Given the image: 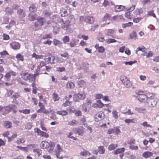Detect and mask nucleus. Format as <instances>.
Wrapping results in <instances>:
<instances>
[{"label":"nucleus","mask_w":159,"mask_h":159,"mask_svg":"<svg viewBox=\"0 0 159 159\" xmlns=\"http://www.w3.org/2000/svg\"><path fill=\"white\" fill-rule=\"evenodd\" d=\"M129 38L130 39H136L137 38L136 32L134 31L132 32L130 34Z\"/></svg>","instance_id":"38"},{"label":"nucleus","mask_w":159,"mask_h":159,"mask_svg":"<svg viewBox=\"0 0 159 159\" xmlns=\"http://www.w3.org/2000/svg\"><path fill=\"white\" fill-rule=\"evenodd\" d=\"M115 30L113 29H109L107 30V35L111 36L114 33Z\"/></svg>","instance_id":"39"},{"label":"nucleus","mask_w":159,"mask_h":159,"mask_svg":"<svg viewBox=\"0 0 159 159\" xmlns=\"http://www.w3.org/2000/svg\"><path fill=\"white\" fill-rule=\"evenodd\" d=\"M16 142L17 144H20L21 143H24L25 142V140L22 138H19L18 139Z\"/></svg>","instance_id":"54"},{"label":"nucleus","mask_w":159,"mask_h":159,"mask_svg":"<svg viewBox=\"0 0 159 159\" xmlns=\"http://www.w3.org/2000/svg\"><path fill=\"white\" fill-rule=\"evenodd\" d=\"M33 152H36L38 154V157H39L42 154L41 150L39 149H34Z\"/></svg>","instance_id":"47"},{"label":"nucleus","mask_w":159,"mask_h":159,"mask_svg":"<svg viewBox=\"0 0 159 159\" xmlns=\"http://www.w3.org/2000/svg\"><path fill=\"white\" fill-rule=\"evenodd\" d=\"M85 98V95L84 93H78L74 95L73 99L75 101H78L79 100L84 99Z\"/></svg>","instance_id":"13"},{"label":"nucleus","mask_w":159,"mask_h":159,"mask_svg":"<svg viewBox=\"0 0 159 159\" xmlns=\"http://www.w3.org/2000/svg\"><path fill=\"white\" fill-rule=\"evenodd\" d=\"M77 123V121L75 120H73L69 122L68 124L70 126H73Z\"/></svg>","instance_id":"45"},{"label":"nucleus","mask_w":159,"mask_h":159,"mask_svg":"<svg viewBox=\"0 0 159 159\" xmlns=\"http://www.w3.org/2000/svg\"><path fill=\"white\" fill-rule=\"evenodd\" d=\"M31 85L32 87H33V93L34 94H36L37 93L38 88L36 87L35 84L34 83H33Z\"/></svg>","instance_id":"37"},{"label":"nucleus","mask_w":159,"mask_h":159,"mask_svg":"<svg viewBox=\"0 0 159 159\" xmlns=\"http://www.w3.org/2000/svg\"><path fill=\"white\" fill-rule=\"evenodd\" d=\"M102 20L103 22H106L108 20H111V15L108 13H107L102 18Z\"/></svg>","instance_id":"19"},{"label":"nucleus","mask_w":159,"mask_h":159,"mask_svg":"<svg viewBox=\"0 0 159 159\" xmlns=\"http://www.w3.org/2000/svg\"><path fill=\"white\" fill-rule=\"evenodd\" d=\"M123 113L124 114H126L127 113L129 115H133L134 114V113L131 111L130 109H128L127 111L124 110L123 111Z\"/></svg>","instance_id":"51"},{"label":"nucleus","mask_w":159,"mask_h":159,"mask_svg":"<svg viewBox=\"0 0 159 159\" xmlns=\"http://www.w3.org/2000/svg\"><path fill=\"white\" fill-rule=\"evenodd\" d=\"M56 113L57 114L62 116H66L68 114V112L66 110L58 111H57Z\"/></svg>","instance_id":"26"},{"label":"nucleus","mask_w":159,"mask_h":159,"mask_svg":"<svg viewBox=\"0 0 159 159\" xmlns=\"http://www.w3.org/2000/svg\"><path fill=\"white\" fill-rule=\"evenodd\" d=\"M103 118V112L99 111L97 112L95 115V120L96 121H99Z\"/></svg>","instance_id":"16"},{"label":"nucleus","mask_w":159,"mask_h":159,"mask_svg":"<svg viewBox=\"0 0 159 159\" xmlns=\"http://www.w3.org/2000/svg\"><path fill=\"white\" fill-rule=\"evenodd\" d=\"M106 42L110 44L111 43L116 42L117 41L115 39H107Z\"/></svg>","instance_id":"59"},{"label":"nucleus","mask_w":159,"mask_h":159,"mask_svg":"<svg viewBox=\"0 0 159 159\" xmlns=\"http://www.w3.org/2000/svg\"><path fill=\"white\" fill-rule=\"evenodd\" d=\"M147 101L148 106L149 107L155 106L157 102V98L155 97L152 98V96L150 98H148Z\"/></svg>","instance_id":"9"},{"label":"nucleus","mask_w":159,"mask_h":159,"mask_svg":"<svg viewBox=\"0 0 159 159\" xmlns=\"http://www.w3.org/2000/svg\"><path fill=\"white\" fill-rule=\"evenodd\" d=\"M2 135L4 137H7L9 141H11L12 139L16 138L17 136L16 133H12V132L8 131L4 132Z\"/></svg>","instance_id":"8"},{"label":"nucleus","mask_w":159,"mask_h":159,"mask_svg":"<svg viewBox=\"0 0 159 159\" xmlns=\"http://www.w3.org/2000/svg\"><path fill=\"white\" fill-rule=\"evenodd\" d=\"M153 153L150 152L146 151L143 153L142 156L143 157L145 158H148L152 156Z\"/></svg>","instance_id":"21"},{"label":"nucleus","mask_w":159,"mask_h":159,"mask_svg":"<svg viewBox=\"0 0 159 159\" xmlns=\"http://www.w3.org/2000/svg\"><path fill=\"white\" fill-rule=\"evenodd\" d=\"M40 136L42 137H44L46 138L49 137V134L48 133L43 131H42L41 133L40 134Z\"/></svg>","instance_id":"57"},{"label":"nucleus","mask_w":159,"mask_h":159,"mask_svg":"<svg viewBox=\"0 0 159 159\" xmlns=\"http://www.w3.org/2000/svg\"><path fill=\"white\" fill-rule=\"evenodd\" d=\"M16 75V73L13 71L11 70L7 72L4 76V79L6 81H9L11 79V75L15 76Z\"/></svg>","instance_id":"12"},{"label":"nucleus","mask_w":159,"mask_h":159,"mask_svg":"<svg viewBox=\"0 0 159 159\" xmlns=\"http://www.w3.org/2000/svg\"><path fill=\"white\" fill-rule=\"evenodd\" d=\"M98 152L100 154H103L105 152V149L103 146H101L98 147Z\"/></svg>","instance_id":"28"},{"label":"nucleus","mask_w":159,"mask_h":159,"mask_svg":"<svg viewBox=\"0 0 159 159\" xmlns=\"http://www.w3.org/2000/svg\"><path fill=\"white\" fill-rule=\"evenodd\" d=\"M51 19L52 22L56 24L58 22L60 23V19H61L57 16L56 15H53L52 16Z\"/></svg>","instance_id":"23"},{"label":"nucleus","mask_w":159,"mask_h":159,"mask_svg":"<svg viewBox=\"0 0 159 159\" xmlns=\"http://www.w3.org/2000/svg\"><path fill=\"white\" fill-rule=\"evenodd\" d=\"M135 110L140 113H144L146 111L145 108L142 107L136 108Z\"/></svg>","instance_id":"36"},{"label":"nucleus","mask_w":159,"mask_h":159,"mask_svg":"<svg viewBox=\"0 0 159 159\" xmlns=\"http://www.w3.org/2000/svg\"><path fill=\"white\" fill-rule=\"evenodd\" d=\"M37 22L34 23V26L37 28H39L43 25L46 22V20L43 17H39L36 19Z\"/></svg>","instance_id":"7"},{"label":"nucleus","mask_w":159,"mask_h":159,"mask_svg":"<svg viewBox=\"0 0 159 159\" xmlns=\"http://www.w3.org/2000/svg\"><path fill=\"white\" fill-rule=\"evenodd\" d=\"M10 46L14 49H19L20 47V44L16 42H13L11 43L10 44Z\"/></svg>","instance_id":"14"},{"label":"nucleus","mask_w":159,"mask_h":159,"mask_svg":"<svg viewBox=\"0 0 159 159\" xmlns=\"http://www.w3.org/2000/svg\"><path fill=\"white\" fill-rule=\"evenodd\" d=\"M80 155L82 156H86L91 155V153L86 150H84L83 151H81L80 153Z\"/></svg>","instance_id":"32"},{"label":"nucleus","mask_w":159,"mask_h":159,"mask_svg":"<svg viewBox=\"0 0 159 159\" xmlns=\"http://www.w3.org/2000/svg\"><path fill=\"white\" fill-rule=\"evenodd\" d=\"M46 63L45 61H41L39 63V65L38 66L37 68H41L42 67H44V66H46Z\"/></svg>","instance_id":"43"},{"label":"nucleus","mask_w":159,"mask_h":159,"mask_svg":"<svg viewBox=\"0 0 159 159\" xmlns=\"http://www.w3.org/2000/svg\"><path fill=\"white\" fill-rule=\"evenodd\" d=\"M16 108V106L15 105H12L3 108H1V111H3L5 114L8 113L11 111H12L14 113H15L17 111L15 110Z\"/></svg>","instance_id":"5"},{"label":"nucleus","mask_w":159,"mask_h":159,"mask_svg":"<svg viewBox=\"0 0 159 159\" xmlns=\"http://www.w3.org/2000/svg\"><path fill=\"white\" fill-rule=\"evenodd\" d=\"M71 102H69L68 100H66L62 105L64 107H67V106H70V105Z\"/></svg>","instance_id":"64"},{"label":"nucleus","mask_w":159,"mask_h":159,"mask_svg":"<svg viewBox=\"0 0 159 159\" xmlns=\"http://www.w3.org/2000/svg\"><path fill=\"white\" fill-rule=\"evenodd\" d=\"M72 112L74 113L76 116H80L82 115V112L80 111H72Z\"/></svg>","instance_id":"48"},{"label":"nucleus","mask_w":159,"mask_h":159,"mask_svg":"<svg viewBox=\"0 0 159 159\" xmlns=\"http://www.w3.org/2000/svg\"><path fill=\"white\" fill-rule=\"evenodd\" d=\"M29 10L30 12H35L37 11V8L34 4H32L29 7Z\"/></svg>","instance_id":"29"},{"label":"nucleus","mask_w":159,"mask_h":159,"mask_svg":"<svg viewBox=\"0 0 159 159\" xmlns=\"http://www.w3.org/2000/svg\"><path fill=\"white\" fill-rule=\"evenodd\" d=\"M113 134L116 135H118L120 133V129L116 127H115L113 128Z\"/></svg>","instance_id":"52"},{"label":"nucleus","mask_w":159,"mask_h":159,"mask_svg":"<svg viewBox=\"0 0 159 159\" xmlns=\"http://www.w3.org/2000/svg\"><path fill=\"white\" fill-rule=\"evenodd\" d=\"M125 150V149L124 148H118L116 150L113 151V153L115 154L116 155L120 153H123Z\"/></svg>","instance_id":"22"},{"label":"nucleus","mask_w":159,"mask_h":159,"mask_svg":"<svg viewBox=\"0 0 159 159\" xmlns=\"http://www.w3.org/2000/svg\"><path fill=\"white\" fill-rule=\"evenodd\" d=\"M52 38V34H45L42 38V39H51Z\"/></svg>","instance_id":"60"},{"label":"nucleus","mask_w":159,"mask_h":159,"mask_svg":"<svg viewBox=\"0 0 159 159\" xmlns=\"http://www.w3.org/2000/svg\"><path fill=\"white\" fill-rule=\"evenodd\" d=\"M124 9V7L122 5L116 6L115 8V11L116 12H120L122 11Z\"/></svg>","instance_id":"25"},{"label":"nucleus","mask_w":159,"mask_h":159,"mask_svg":"<svg viewBox=\"0 0 159 159\" xmlns=\"http://www.w3.org/2000/svg\"><path fill=\"white\" fill-rule=\"evenodd\" d=\"M32 123L30 122H28L25 125V129H30L32 128Z\"/></svg>","instance_id":"49"},{"label":"nucleus","mask_w":159,"mask_h":159,"mask_svg":"<svg viewBox=\"0 0 159 159\" xmlns=\"http://www.w3.org/2000/svg\"><path fill=\"white\" fill-rule=\"evenodd\" d=\"M52 97L54 102L58 101L60 99V97L56 93H54L52 94Z\"/></svg>","instance_id":"31"},{"label":"nucleus","mask_w":159,"mask_h":159,"mask_svg":"<svg viewBox=\"0 0 159 159\" xmlns=\"http://www.w3.org/2000/svg\"><path fill=\"white\" fill-rule=\"evenodd\" d=\"M118 146L117 144H111L109 145L108 149L109 150L111 151L115 149Z\"/></svg>","instance_id":"34"},{"label":"nucleus","mask_w":159,"mask_h":159,"mask_svg":"<svg viewBox=\"0 0 159 159\" xmlns=\"http://www.w3.org/2000/svg\"><path fill=\"white\" fill-rule=\"evenodd\" d=\"M97 103L98 107L101 108L104 106V104H103L100 100H97Z\"/></svg>","instance_id":"40"},{"label":"nucleus","mask_w":159,"mask_h":159,"mask_svg":"<svg viewBox=\"0 0 159 159\" xmlns=\"http://www.w3.org/2000/svg\"><path fill=\"white\" fill-rule=\"evenodd\" d=\"M16 58L18 61H23L24 60V57L23 56L21 55L20 53H19L16 54Z\"/></svg>","instance_id":"33"},{"label":"nucleus","mask_w":159,"mask_h":159,"mask_svg":"<svg viewBox=\"0 0 159 159\" xmlns=\"http://www.w3.org/2000/svg\"><path fill=\"white\" fill-rule=\"evenodd\" d=\"M19 111L20 113H23L25 114H29L30 113V109H25L23 110H19Z\"/></svg>","instance_id":"42"},{"label":"nucleus","mask_w":159,"mask_h":159,"mask_svg":"<svg viewBox=\"0 0 159 159\" xmlns=\"http://www.w3.org/2000/svg\"><path fill=\"white\" fill-rule=\"evenodd\" d=\"M17 14L20 18L24 17L25 16V11L21 8L19 9L18 10Z\"/></svg>","instance_id":"18"},{"label":"nucleus","mask_w":159,"mask_h":159,"mask_svg":"<svg viewBox=\"0 0 159 159\" xmlns=\"http://www.w3.org/2000/svg\"><path fill=\"white\" fill-rule=\"evenodd\" d=\"M78 84L80 87L84 86L86 85L85 82L83 80L79 81L78 82Z\"/></svg>","instance_id":"53"},{"label":"nucleus","mask_w":159,"mask_h":159,"mask_svg":"<svg viewBox=\"0 0 159 159\" xmlns=\"http://www.w3.org/2000/svg\"><path fill=\"white\" fill-rule=\"evenodd\" d=\"M120 80L126 88H129L132 86L131 82L124 75H122L120 77Z\"/></svg>","instance_id":"6"},{"label":"nucleus","mask_w":159,"mask_h":159,"mask_svg":"<svg viewBox=\"0 0 159 159\" xmlns=\"http://www.w3.org/2000/svg\"><path fill=\"white\" fill-rule=\"evenodd\" d=\"M40 127L42 130L46 132L47 131V129L44 126L43 121H41L40 122Z\"/></svg>","instance_id":"50"},{"label":"nucleus","mask_w":159,"mask_h":159,"mask_svg":"<svg viewBox=\"0 0 159 159\" xmlns=\"http://www.w3.org/2000/svg\"><path fill=\"white\" fill-rule=\"evenodd\" d=\"M74 21V16L69 15L66 16L64 19H60V23H62L61 28L64 30H67L70 29L71 23H73Z\"/></svg>","instance_id":"1"},{"label":"nucleus","mask_w":159,"mask_h":159,"mask_svg":"<svg viewBox=\"0 0 159 159\" xmlns=\"http://www.w3.org/2000/svg\"><path fill=\"white\" fill-rule=\"evenodd\" d=\"M112 114L113 116L115 119H116L118 118V112L116 111L115 110L113 111L112 112Z\"/></svg>","instance_id":"58"},{"label":"nucleus","mask_w":159,"mask_h":159,"mask_svg":"<svg viewBox=\"0 0 159 159\" xmlns=\"http://www.w3.org/2000/svg\"><path fill=\"white\" fill-rule=\"evenodd\" d=\"M84 21L89 24H92L95 21V18L93 16H88L85 18Z\"/></svg>","instance_id":"15"},{"label":"nucleus","mask_w":159,"mask_h":159,"mask_svg":"<svg viewBox=\"0 0 159 159\" xmlns=\"http://www.w3.org/2000/svg\"><path fill=\"white\" fill-rule=\"evenodd\" d=\"M44 59L47 64H52L55 63V57L50 53H47L45 55Z\"/></svg>","instance_id":"4"},{"label":"nucleus","mask_w":159,"mask_h":159,"mask_svg":"<svg viewBox=\"0 0 159 159\" xmlns=\"http://www.w3.org/2000/svg\"><path fill=\"white\" fill-rule=\"evenodd\" d=\"M142 19V18L141 17H137L136 18H134L133 20V21L134 23H138L139 22V21Z\"/></svg>","instance_id":"61"},{"label":"nucleus","mask_w":159,"mask_h":159,"mask_svg":"<svg viewBox=\"0 0 159 159\" xmlns=\"http://www.w3.org/2000/svg\"><path fill=\"white\" fill-rule=\"evenodd\" d=\"M133 24V23L132 22H129L128 23L123 24L122 25V27L123 28H126L127 27H129L131 26Z\"/></svg>","instance_id":"62"},{"label":"nucleus","mask_w":159,"mask_h":159,"mask_svg":"<svg viewBox=\"0 0 159 159\" xmlns=\"http://www.w3.org/2000/svg\"><path fill=\"white\" fill-rule=\"evenodd\" d=\"M147 15L152 16L154 18H156V15L154 13V10L150 11H148Z\"/></svg>","instance_id":"44"},{"label":"nucleus","mask_w":159,"mask_h":159,"mask_svg":"<svg viewBox=\"0 0 159 159\" xmlns=\"http://www.w3.org/2000/svg\"><path fill=\"white\" fill-rule=\"evenodd\" d=\"M135 13L136 15H140L143 13V10L142 8L137 9L135 11Z\"/></svg>","instance_id":"35"},{"label":"nucleus","mask_w":159,"mask_h":159,"mask_svg":"<svg viewBox=\"0 0 159 159\" xmlns=\"http://www.w3.org/2000/svg\"><path fill=\"white\" fill-rule=\"evenodd\" d=\"M9 55V53L6 51L1 52V64H5L7 62L6 58Z\"/></svg>","instance_id":"11"},{"label":"nucleus","mask_w":159,"mask_h":159,"mask_svg":"<svg viewBox=\"0 0 159 159\" xmlns=\"http://www.w3.org/2000/svg\"><path fill=\"white\" fill-rule=\"evenodd\" d=\"M12 123L8 121H5L3 123L4 126L7 128H9L11 127Z\"/></svg>","instance_id":"27"},{"label":"nucleus","mask_w":159,"mask_h":159,"mask_svg":"<svg viewBox=\"0 0 159 159\" xmlns=\"http://www.w3.org/2000/svg\"><path fill=\"white\" fill-rule=\"evenodd\" d=\"M123 19V17L121 15H116L112 17H111V20H122Z\"/></svg>","instance_id":"30"},{"label":"nucleus","mask_w":159,"mask_h":159,"mask_svg":"<svg viewBox=\"0 0 159 159\" xmlns=\"http://www.w3.org/2000/svg\"><path fill=\"white\" fill-rule=\"evenodd\" d=\"M84 128L82 127L81 128H75L74 129V130L75 131V133L78 134L79 135H82L84 132Z\"/></svg>","instance_id":"17"},{"label":"nucleus","mask_w":159,"mask_h":159,"mask_svg":"<svg viewBox=\"0 0 159 159\" xmlns=\"http://www.w3.org/2000/svg\"><path fill=\"white\" fill-rule=\"evenodd\" d=\"M39 73L34 74L29 73L26 70L22 71L20 73L21 78L25 81H28L29 82H32L35 81L36 77L39 75Z\"/></svg>","instance_id":"2"},{"label":"nucleus","mask_w":159,"mask_h":159,"mask_svg":"<svg viewBox=\"0 0 159 159\" xmlns=\"http://www.w3.org/2000/svg\"><path fill=\"white\" fill-rule=\"evenodd\" d=\"M60 55L62 57L64 58H66L68 59L69 57V55L68 53L67 52H65L63 53H61Z\"/></svg>","instance_id":"63"},{"label":"nucleus","mask_w":159,"mask_h":159,"mask_svg":"<svg viewBox=\"0 0 159 159\" xmlns=\"http://www.w3.org/2000/svg\"><path fill=\"white\" fill-rule=\"evenodd\" d=\"M72 132H70L68 134L67 136L69 138L71 139L75 140H77V138L72 136Z\"/></svg>","instance_id":"55"},{"label":"nucleus","mask_w":159,"mask_h":159,"mask_svg":"<svg viewBox=\"0 0 159 159\" xmlns=\"http://www.w3.org/2000/svg\"><path fill=\"white\" fill-rule=\"evenodd\" d=\"M125 123L127 124H129L130 123H134L135 122L134 121V119H126L125 120Z\"/></svg>","instance_id":"56"},{"label":"nucleus","mask_w":159,"mask_h":159,"mask_svg":"<svg viewBox=\"0 0 159 159\" xmlns=\"http://www.w3.org/2000/svg\"><path fill=\"white\" fill-rule=\"evenodd\" d=\"M55 144L54 142H50L48 143L46 141H42L40 144V147L43 149H47L49 148V151L53 150Z\"/></svg>","instance_id":"3"},{"label":"nucleus","mask_w":159,"mask_h":159,"mask_svg":"<svg viewBox=\"0 0 159 159\" xmlns=\"http://www.w3.org/2000/svg\"><path fill=\"white\" fill-rule=\"evenodd\" d=\"M53 43L54 45L55 46L57 45H61L62 44V43L61 42L56 39H53Z\"/></svg>","instance_id":"41"},{"label":"nucleus","mask_w":159,"mask_h":159,"mask_svg":"<svg viewBox=\"0 0 159 159\" xmlns=\"http://www.w3.org/2000/svg\"><path fill=\"white\" fill-rule=\"evenodd\" d=\"M62 40L64 43L65 44L66 43L69 42L70 40L69 37L68 36H66L63 37Z\"/></svg>","instance_id":"46"},{"label":"nucleus","mask_w":159,"mask_h":159,"mask_svg":"<svg viewBox=\"0 0 159 159\" xmlns=\"http://www.w3.org/2000/svg\"><path fill=\"white\" fill-rule=\"evenodd\" d=\"M39 106L40 108L37 111V113H43L45 114H48L49 113V111L45 109V105L40 102L39 103Z\"/></svg>","instance_id":"10"},{"label":"nucleus","mask_w":159,"mask_h":159,"mask_svg":"<svg viewBox=\"0 0 159 159\" xmlns=\"http://www.w3.org/2000/svg\"><path fill=\"white\" fill-rule=\"evenodd\" d=\"M138 100L141 102H144L145 101H146L147 100V98H148L147 97L146 95L144 94L143 95H141L139 96L138 97Z\"/></svg>","instance_id":"20"},{"label":"nucleus","mask_w":159,"mask_h":159,"mask_svg":"<svg viewBox=\"0 0 159 159\" xmlns=\"http://www.w3.org/2000/svg\"><path fill=\"white\" fill-rule=\"evenodd\" d=\"M75 86V84L74 83L70 81H68L66 84V88L68 89H72L74 88Z\"/></svg>","instance_id":"24"}]
</instances>
